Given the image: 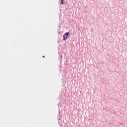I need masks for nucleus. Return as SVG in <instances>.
<instances>
[{"instance_id":"nucleus-1","label":"nucleus","mask_w":127,"mask_h":127,"mask_svg":"<svg viewBox=\"0 0 127 127\" xmlns=\"http://www.w3.org/2000/svg\"><path fill=\"white\" fill-rule=\"evenodd\" d=\"M68 35H69V32L65 33L63 36V40H66L67 37H68Z\"/></svg>"},{"instance_id":"nucleus-2","label":"nucleus","mask_w":127,"mask_h":127,"mask_svg":"<svg viewBox=\"0 0 127 127\" xmlns=\"http://www.w3.org/2000/svg\"><path fill=\"white\" fill-rule=\"evenodd\" d=\"M63 1H64V0H61V4H63L64 3V2Z\"/></svg>"}]
</instances>
